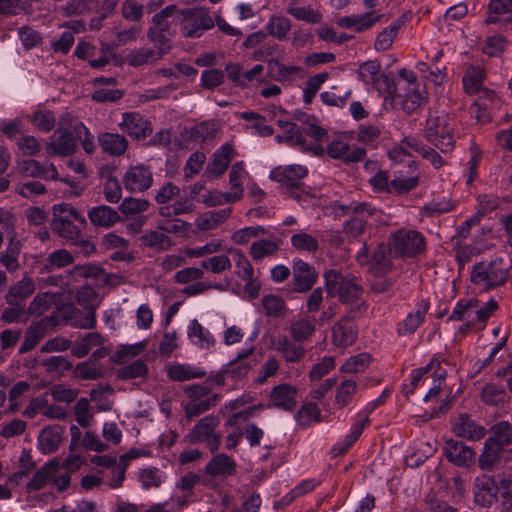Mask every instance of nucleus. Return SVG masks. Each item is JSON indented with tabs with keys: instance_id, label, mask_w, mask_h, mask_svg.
Instances as JSON below:
<instances>
[{
	"instance_id": "obj_9",
	"label": "nucleus",
	"mask_w": 512,
	"mask_h": 512,
	"mask_svg": "<svg viewBox=\"0 0 512 512\" xmlns=\"http://www.w3.org/2000/svg\"><path fill=\"white\" fill-rule=\"evenodd\" d=\"M119 127L137 141L146 139L153 131L151 122L137 112L123 113Z\"/></svg>"
},
{
	"instance_id": "obj_41",
	"label": "nucleus",
	"mask_w": 512,
	"mask_h": 512,
	"mask_svg": "<svg viewBox=\"0 0 512 512\" xmlns=\"http://www.w3.org/2000/svg\"><path fill=\"white\" fill-rule=\"evenodd\" d=\"M168 377L173 381H187L194 378H201L205 376V372L199 369H194L189 365L175 364L169 367L167 371Z\"/></svg>"
},
{
	"instance_id": "obj_51",
	"label": "nucleus",
	"mask_w": 512,
	"mask_h": 512,
	"mask_svg": "<svg viewBox=\"0 0 512 512\" xmlns=\"http://www.w3.org/2000/svg\"><path fill=\"white\" fill-rule=\"evenodd\" d=\"M147 37L156 48L155 52L162 58L165 54L169 53L172 49V37L170 33H160L153 30H148Z\"/></svg>"
},
{
	"instance_id": "obj_14",
	"label": "nucleus",
	"mask_w": 512,
	"mask_h": 512,
	"mask_svg": "<svg viewBox=\"0 0 512 512\" xmlns=\"http://www.w3.org/2000/svg\"><path fill=\"white\" fill-rule=\"evenodd\" d=\"M326 152L333 159H340L345 164L361 162L366 156V149L350 146L342 140H333L327 145Z\"/></svg>"
},
{
	"instance_id": "obj_37",
	"label": "nucleus",
	"mask_w": 512,
	"mask_h": 512,
	"mask_svg": "<svg viewBox=\"0 0 512 512\" xmlns=\"http://www.w3.org/2000/svg\"><path fill=\"white\" fill-rule=\"evenodd\" d=\"M141 244L155 251H166L172 246L171 239L163 232L151 230L139 238Z\"/></svg>"
},
{
	"instance_id": "obj_17",
	"label": "nucleus",
	"mask_w": 512,
	"mask_h": 512,
	"mask_svg": "<svg viewBox=\"0 0 512 512\" xmlns=\"http://www.w3.org/2000/svg\"><path fill=\"white\" fill-rule=\"evenodd\" d=\"M179 9L175 5H170L156 13L152 18V26L149 30L160 33H170L174 36L175 26L180 22Z\"/></svg>"
},
{
	"instance_id": "obj_28",
	"label": "nucleus",
	"mask_w": 512,
	"mask_h": 512,
	"mask_svg": "<svg viewBox=\"0 0 512 512\" xmlns=\"http://www.w3.org/2000/svg\"><path fill=\"white\" fill-rule=\"evenodd\" d=\"M88 217L94 226L105 228L113 226L120 220L118 212L107 205L91 208L88 211Z\"/></svg>"
},
{
	"instance_id": "obj_53",
	"label": "nucleus",
	"mask_w": 512,
	"mask_h": 512,
	"mask_svg": "<svg viewBox=\"0 0 512 512\" xmlns=\"http://www.w3.org/2000/svg\"><path fill=\"white\" fill-rule=\"evenodd\" d=\"M492 436L489 438L505 448L512 443V424L500 421L491 427Z\"/></svg>"
},
{
	"instance_id": "obj_62",
	"label": "nucleus",
	"mask_w": 512,
	"mask_h": 512,
	"mask_svg": "<svg viewBox=\"0 0 512 512\" xmlns=\"http://www.w3.org/2000/svg\"><path fill=\"white\" fill-rule=\"evenodd\" d=\"M262 305L266 315L273 317L281 316L286 308L284 300L273 294L265 295L262 298Z\"/></svg>"
},
{
	"instance_id": "obj_13",
	"label": "nucleus",
	"mask_w": 512,
	"mask_h": 512,
	"mask_svg": "<svg viewBox=\"0 0 512 512\" xmlns=\"http://www.w3.org/2000/svg\"><path fill=\"white\" fill-rule=\"evenodd\" d=\"M292 272L295 292H308L317 282L318 272L316 269L301 259L294 260Z\"/></svg>"
},
{
	"instance_id": "obj_56",
	"label": "nucleus",
	"mask_w": 512,
	"mask_h": 512,
	"mask_svg": "<svg viewBox=\"0 0 512 512\" xmlns=\"http://www.w3.org/2000/svg\"><path fill=\"white\" fill-rule=\"evenodd\" d=\"M218 127L214 122H202L195 125L190 131V138L195 142H205L216 136Z\"/></svg>"
},
{
	"instance_id": "obj_46",
	"label": "nucleus",
	"mask_w": 512,
	"mask_h": 512,
	"mask_svg": "<svg viewBox=\"0 0 512 512\" xmlns=\"http://www.w3.org/2000/svg\"><path fill=\"white\" fill-rule=\"evenodd\" d=\"M45 371L53 376L59 377L70 371L73 367L72 363L63 356H52L42 361Z\"/></svg>"
},
{
	"instance_id": "obj_8",
	"label": "nucleus",
	"mask_w": 512,
	"mask_h": 512,
	"mask_svg": "<svg viewBox=\"0 0 512 512\" xmlns=\"http://www.w3.org/2000/svg\"><path fill=\"white\" fill-rule=\"evenodd\" d=\"M345 210L347 215H353V217L345 222L343 230L347 235L354 238L364 232L366 219L375 213V208L365 202H352L345 208Z\"/></svg>"
},
{
	"instance_id": "obj_32",
	"label": "nucleus",
	"mask_w": 512,
	"mask_h": 512,
	"mask_svg": "<svg viewBox=\"0 0 512 512\" xmlns=\"http://www.w3.org/2000/svg\"><path fill=\"white\" fill-rule=\"evenodd\" d=\"M505 452V448L488 438L478 459L479 467L483 470H492Z\"/></svg>"
},
{
	"instance_id": "obj_30",
	"label": "nucleus",
	"mask_w": 512,
	"mask_h": 512,
	"mask_svg": "<svg viewBox=\"0 0 512 512\" xmlns=\"http://www.w3.org/2000/svg\"><path fill=\"white\" fill-rule=\"evenodd\" d=\"M64 217L66 216L60 215L57 218H53L50 224L51 230L71 244L77 243V240L81 238V231L70 219Z\"/></svg>"
},
{
	"instance_id": "obj_27",
	"label": "nucleus",
	"mask_w": 512,
	"mask_h": 512,
	"mask_svg": "<svg viewBox=\"0 0 512 512\" xmlns=\"http://www.w3.org/2000/svg\"><path fill=\"white\" fill-rule=\"evenodd\" d=\"M98 142L102 150L111 156H121L128 148L126 137L117 133H102L98 137Z\"/></svg>"
},
{
	"instance_id": "obj_4",
	"label": "nucleus",
	"mask_w": 512,
	"mask_h": 512,
	"mask_svg": "<svg viewBox=\"0 0 512 512\" xmlns=\"http://www.w3.org/2000/svg\"><path fill=\"white\" fill-rule=\"evenodd\" d=\"M180 24L184 37L197 38L200 37L204 31L211 29L214 26V21L211 18L208 9L205 8H187L180 10Z\"/></svg>"
},
{
	"instance_id": "obj_52",
	"label": "nucleus",
	"mask_w": 512,
	"mask_h": 512,
	"mask_svg": "<svg viewBox=\"0 0 512 512\" xmlns=\"http://www.w3.org/2000/svg\"><path fill=\"white\" fill-rule=\"evenodd\" d=\"M8 307L4 308L0 320L5 324H13L19 322H26L28 319V313L26 305L20 304H7Z\"/></svg>"
},
{
	"instance_id": "obj_23",
	"label": "nucleus",
	"mask_w": 512,
	"mask_h": 512,
	"mask_svg": "<svg viewBox=\"0 0 512 512\" xmlns=\"http://www.w3.org/2000/svg\"><path fill=\"white\" fill-rule=\"evenodd\" d=\"M297 390L289 384L275 386L270 393V402L273 407L291 411L296 406Z\"/></svg>"
},
{
	"instance_id": "obj_2",
	"label": "nucleus",
	"mask_w": 512,
	"mask_h": 512,
	"mask_svg": "<svg viewBox=\"0 0 512 512\" xmlns=\"http://www.w3.org/2000/svg\"><path fill=\"white\" fill-rule=\"evenodd\" d=\"M328 295L338 297L341 302H353L360 298L361 286L352 278H347L337 270H328L324 274Z\"/></svg>"
},
{
	"instance_id": "obj_29",
	"label": "nucleus",
	"mask_w": 512,
	"mask_h": 512,
	"mask_svg": "<svg viewBox=\"0 0 512 512\" xmlns=\"http://www.w3.org/2000/svg\"><path fill=\"white\" fill-rule=\"evenodd\" d=\"M60 470V461L56 458L49 460L40 469H38L32 479L27 484L30 490H40L45 487L55 473Z\"/></svg>"
},
{
	"instance_id": "obj_42",
	"label": "nucleus",
	"mask_w": 512,
	"mask_h": 512,
	"mask_svg": "<svg viewBox=\"0 0 512 512\" xmlns=\"http://www.w3.org/2000/svg\"><path fill=\"white\" fill-rule=\"evenodd\" d=\"M161 59L154 49L149 47H141L139 49H135L131 51L127 57L126 61L130 66L139 67L145 64L153 63L157 60Z\"/></svg>"
},
{
	"instance_id": "obj_20",
	"label": "nucleus",
	"mask_w": 512,
	"mask_h": 512,
	"mask_svg": "<svg viewBox=\"0 0 512 512\" xmlns=\"http://www.w3.org/2000/svg\"><path fill=\"white\" fill-rule=\"evenodd\" d=\"M34 280L26 274L23 278L13 284L4 296L7 304L26 305V300L35 292Z\"/></svg>"
},
{
	"instance_id": "obj_43",
	"label": "nucleus",
	"mask_w": 512,
	"mask_h": 512,
	"mask_svg": "<svg viewBox=\"0 0 512 512\" xmlns=\"http://www.w3.org/2000/svg\"><path fill=\"white\" fill-rule=\"evenodd\" d=\"M55 301V295L50 292L38 293L29 306L26 307L28 316H41L49 310L52 303Z\"/></svg>"
},
{
	"instance_id": "obj_1",
	"label": "nucleus",
	"mask_w": 512,
	"mask_h": 512,
	"mask_svg": "<svg viewBox=\"0 0 512 512\" xmlns=\"http://www.w3.org/2000/svg\"><path fill=\"white\" fill-rule=\"evenodd\" d=\"M449 116L443 112L430 111L424 128L425 138L442 153H448L454 148Z\"/></svg>"
},
{
	"instance_id": "obj_33",
	"label": "nucleus",
	"mask_w": 512,
	"mask_h": 512,
	"mask_svg": "<svg viewBox=\"0 0 512 512\" xmlns=\"http://www.w3.org/2000/svg\"><path fill=\"white\" fill-rule=\"evenodd\" d=\"M74 262L72 254L65 250L59 249L49 254L41 262V273H51L56 269L64 268Z\"/></svg>"
},
{
	"instance_id": "obj_35",
	"label": "nucleus",
	"mask_w": 512,
	"mask_h": 512,
	"mask_svg": "<svg viewBox=\"0 0 512 512\" xmlns=\"http://www.w3.org/2000/svg\"><path fill=\"white\" fill-rule=\"evenodd\" d=\"M230 214L231 208H226L219 211H209L199 216L196 219L195 225L199 230L202 231L212 230L225 222L230 217Z\"/></svg>"
},
{
	"instance_id": "obj_39",
	"label": "nucleus",
	"mask_w": 512,
	"mask_h": 512,
	"mask_svg": "<svg viewBox=\"0 0 512 512\" xmlns=\"http://www.w3.org/2000/svg\"><path fill=\"white\" fill-rule=\"evenodd\" d=\"M21 244L15 240V236L9 239L5 252L0 257V263L9 271L15 272L19 268L18 256Z\"/></svg>"
},
{
	"instance_id": "obj_25",
	"label": "nucleus",
	"mask_w": 512,
	"mask_h": 512,
	"mask_svg": "<svg viewBox=\"0 0 512 512\" xmlns=\"http://www.w3.org/2000/svg\"><path fill=\"white\" fill-rule=\"evenodd\" d=\"M423 96L416 89H412L406 94L395 92L394 95L390 97V102L388 104L391 105L393 109L403 110L407 114H411L416 111L423 103Z\"/></svg>"
},
{
	"instance_id": "obj_19",
	"label": "nucleus",
	"mask_w": 512,
	"mask_h": 512,
	"mask_svg": "<svg viewBox=\"0 0 512 512\" xmlns=\"http://www.w3.org/2000/svg\"><path fill=\"white\" fill-rule=\"evenodd\" d=\"M357 337V327L349 317L340 319L332 328V341L335 346L345 348L352 345Z\"/></svg>"
},
{
	"instance_id": "obj_40",
	"label": "nucleus",
	"mask_w": 512,
	"mask_h": 512,
	"mask_svg": "<svg viewBox=\"0 0 512 512\" xmlns=\"http://www.w3.org/2000/svg\"><path fill=\"white\" fill-rule=\"evenodd\" d=\"M484 72L477 66H470L466 69L462 82L464 89L469 94L478 92L483 86Z\"/></svg>"
},
{
	"instance_id": "obj_36",
	"label": "nucleus",
	"mask_w": 512,
	"mask_h": 512,
	"mask_svg": "<svg viewBox=\"0 0 512 512\" xmlns=\"http://www.w3.org/2000/svg\"><path fill=\"white\" fill-rule=\"evenodd\" d=\"M234 149L232 145L225 144L219 151L214 153L212 161L208 165L209 171L216 177L222 175L228 168Z\"/></svg>"
},
{
	"instance_id": "obj_21",
	"label": "nucleus",
	"mask_w": 512,
	"mask_h": 512,
	"mask_svg": "<svg viewBox=\"0 0 512 512\" xmlns=\"http://www.w3.org/2000/svg\"><path fill=\"white\" fill-rule=\"evenodd\" d=\"M236 472V462L224 453L213 456L205 466V473L211 477L227 478L235 475Z\"/></svg>"
},
{
	"instance_id": "obj_18",
	"label": "nucleus",
	"mask_w": 512,
	"mask_h": 512,
	"mask_svg": "<svg viewBox=\"0 0 512 512\" xmlns=\"http://www.w3.org/2000/svg\"><path fill=\"white\" fill-rule=\"evenodd\" d=\"M18 171L19 173L32 178H40L44 180L58 179V171L54 164L49 163L48 165H43L34 159L23 160L20 162L18 164Z\"/></svg>"
},
{
	"instance_id": "obj_49",
	"label": "nucleus",
	"mask_w": 512,
	"mask_h": 512,
	"mask_svg": "<svg viewBox=\"0 0 512 512\" xmlns=\"http://www.w3.org/2000/svg\"><path fill=\"white\" fill-rule=\"evenodd\" d=\"M287 13L295 19L305 21L307 23L316 24L322 19V15L314 10L311 6H297L291 3L287 8Z\"/></svg>"
},
{
	"instance_id": "obj_38",
	"label": "nucleus",
	"mask_w": 512,
	"mask_h": 512,
	"mask_svg": "<svg viewBox=\"0 0 512 512\" xmlns=\"http://www.w3.org/2000/svg\"><path fill=\"white\" fill-rule=\"evenodd\" d=\"M220 399L219 394H213L204 397L203 399H193L189 400L185 405V413L188 418L196 417L206 411H208L211 407L215 406Z\"/></svg>"
},
{
	"instance_id": "obj_10",
	"label": "nucleus",
	"mask_w": 512,
	"mask_h": 512,
	"mask_svg": "<svg viewBox=\"0 0 512 512\" xmlns=\"http://www.w3.org/2000/svg\"><path fill=\"white\" fill-rule=\"evenodd\" d=\"M308 174V169L302 165L278 166L270 172V178L283 184L286 189L298 190L303 186L301 179Z\"/></svg>"
},
{
	"instance_id": "obj_48",
	"label": "nucleus",
	"mask_w": 512,
	"mask_h": 512,
	"mask_svg": "<svg viewBox=\"0 0 512 512\" xmlns=\"http://www.w3.org/2000/svg\"><path fill=\"white\" fill-rule=\"evenodd\" d=\"M427 308L428 307L425 306L423 310H418L416 313H409L398 325V334L401 336L413 334L423 323Z\"/></svg>"
},
{
	"instance_id": "obj_34",
	"label": "nucleus",
	"mask_w": 512,
	"mask_h": 512,
	"mask_svg": "<svg viewBox=\"0 0 512 512\" xmlns=\"http://www.w3.org/2000/svg\"><path fill=\"white\" fill-rule=\"evenodd\" d=\"M316 330V320L307 316L300 317L290 325V335L297 341L308 340Z\"/></svg>"
},
{
	"instance_id": "obj_15",
	"label": "nucleus",
	"mask_w": 512,
	"mask_h": 512,
	"mask_svg": "<svg viewBox=\"0 0 512 512\" xmlns=\"http://www.w3.org/2000/svg\"><path fill=\"white\" fill-rule=\"evenodd\" d=\"M452 431L456 436L472 441L480 440L486 434L485 428L477 424L468 414H460L452 420Z\"/></svg>"
},
{
	"instance_id": "obj_58",
	"label": "nucleus",
	"mask_w": 512,
	"mask_h": 512,
	"mask_svg": "<svg viewBox=\"0 0 512 512\" xmlns=\"http://www.w3.org/2000/svg\"><path fill=\"white\" fill-rule=\"evenodd\" d=\"M266 233L267 230L262 226L245 227L235 231L232 234L231 239L236 244L244 245L247 244L251 238H259L264 236Z\"/></svg>"
},
{
	"instance_id": "obj_59",
	"label": "nucleus",
	"mask_w": 512,
	"mask_h": 512,
	"mask_svg": "<svg viewBox=\"0 0 512 512\" xmlns=\"http://www.w3.org/2000/svg\"><path fill=\"white\" fill-rule=\"evenodd\" d=\"M371 362V356L368 353H360L350 357L341 367L344 373H359L365 370Z\"/></svg>"
},
{
	"instance_id": "obj_26",
	"label": "nucleus",
	"mask_w": 512,
	"mask_h": 512,
	"mask_svg": "<svg viewBox=\"0 0 512 512\" xmlns=\"http://www.w3.org/2000/svg\"><path fill=\"white\" fill-rule=\"evenodd\" d=\"M286 336L279 337L275 342L278 351L287 363H299L305 356V348Z\"/></svg>"
},
{
	"instance_id": "obj_47",
	"label": "nucleus",
	"mask_w": 512,
	"mask_h": 512,
	"mask_svg": "<svg viewBox=\"0 0 512 512\" xmlns=\"http://www.w3.org/2000/svg\"><path fill=\"white\" fill-rule=\"evenodd\" d=\"M279 249L278 243L272 240L255 241L250 246V255L253 260L259 261L265 257L274 255Z\"/></svg>"
},
{
	"instance_id": "obj_60",
	"label": "nucleus",
	"mask_w": 512,
	"mask_h": 512,
	"mask_svg": "<svg viewBox=\"0 0 512 512\" xmlns=\"http://www.w3.org/2000/svg\"><path fill=\"white\" fill-rule=\"evenodd\" d=\"M231 266V260L227 255H216L201 262L202 270H209L216 274L222 273L225 270H229Z\"/></svg>"
},
{
	"instance_id": "obj_24",
	"label": "nucleus",
	"mask_w": 512,
	"mask_h": 512,
	"mask_svg": "<svg viewBox=\"0 0 512 512\" xmlns=\"http://www.w3.org/2000/svg\"><path fill=\"white\" fill-rule=\"evenodd\" d=\"M64 428L60 425L44 427L38 436V447L44 454H51L58 450Z\"/></svg>"
},
{
	"instance_id": "obj_44",
	"label": "nucleus",
	"mask_w": 512,
	"mask_h": 512,
	"mask_svg": "<svg viewBox=\"0 0 512 512\" xmlns=\"http://www.w3.org/2000/svg\"><path fill=\"white\" fill-rule=\"evenodd\" d=\"M379 17L372 18L371 13H367L363 16H346L341 17L337 20V24L344 28L355 27L357 31H364L372 27Z\"/></svg>"
},
{
	"instance_id": "obj_22",
	"label": "nucleus",
	"mask_w": 512,
	"mask_h": 512,
	"mask_svg": "<svg viewBox=\"0 0 512 512\" xmlns=\"http://www.w3.org/2000/svg\"><path fill=\"white\" fill-rule=\"evenodd\" d=\"M444 452L448 460L457 466H469L475 456L470 447L453 439L446 440Z\"/></svg>"
},
{
	"instance_id": "obj_5",
	"label": "nucleus",
	"mask_w": 512,
	"mask_h": 512,
	"mask_svg": "<svg viewBox=\"0 0 512 512\" xmlns=\"http://www.w3.org/2000/svg\"><path fill=\"white\" fill-rule=\"evenodd\" d=\"M390 247L399 257H413L424 251L425 240L417 231L401 229L392 235Z\"/></svg>"
},
{
	"instance_id": "obj_50",
	"label": "nucleus",
	"mask_w": 512,
	"mask_h": 512,
	"mask_svg": "<svg viewBox=\"0 0 512 512\" xmlns=\"http://www.w3.org/2000/svg\"><path fill=\"white\" fill-rule=\"evenodd\" d=\"M229 252L237 268L236 274L242 280H251V277L254 276V269L245 254L239 249H230Z\"/></svg>"
},
{
	"instance_id": "obj_57",
	"label": "nucleus",
	"mask_w": 512,
	"mask_h": 512,
	"mask_svg": "<svg viewBox=\"0 0 512 512\" xmlns=\"http://www.w3.org/2000/svg\"><path fill=\"white\" fill-rule=\"evenodd\" d=\"M188 336L191 339L196 338V343L201 347L209 348L214 344V339L209 331L205 330L196 319L192 320L190 323Z\"/></svg>"
},
{
	"instance_id": "obj_61",
	"label": "nucleus",
	"mask_w": 512,
	"mask_h": 512,
	"mask_svg": "<svg viewBox=\"0 0 512 512\" xmlns=\"http://www.w3.org/2000/svg\"><path fill=\"white\" fill-rule=\"evenodd\" d=\"M291 243L294 248L301 251L315 252L319 248L316 238L305 232L294 234L291 237Z\"/></svg>"
},
{
	"instance_id": "obj_7",
	"label": "nucleus",
	"mask_w": 512,
	"mask_h": 512,
	"mask_svg": "<svg viewBox=\"0 0 512 512\" xmlns=\"http://www.w3.org/2000/svg\"><path fill=\"white\" fill-rule=\"evenodd\" d=\"M122 182L127 191L131 193H142L152 187L153 173L147 165H133L124 173Z\"/></svg>"
},
{
	"instance_id": "obj_45",
	"label": "nucleus",
	"mask_w": 512,
	"mask_h": 512,
	"mask_svg": "<svg viewBox=\"0 0 512 512\" xmlns=\"http://www.w3.org/2000/svg\"><path fill=\"white\" fill-rule=\"evenodd\" d=\"M74 374L82 380H96L103 377L104 371L101 365H97L92 359H88L76 365Z\"/></svg>"
},
{
	"instance_id": "obj_31",
	"label": "nucleus",
	"mask_w": 512,
	"mask_h": 512,
	"mask_svg": "<svg viewBox=\"0 0 512 512\" xmlns=\"http://www.w3.org/2000/svg\"><path fill=\"white\" fill-rule=\"evenodd\" d=\"M393 252L391 247L379 245L374 251L372 259L369 262L370 274L386 275L392 270L390 254Z\"/></svg>"
},
{
	"instance_id": "obj_63",
	"label": "nucleus",
	"mask_w": 512,
	"mask_h": 512,
	"mask_svg": "<svg viewBox=\"0 0 512 512\" xmlns=\"http://www.w3.org/2000/svg\"><path fill=\"white\" fill-rule=\"evenodd\" d=\"M268 69L270 76L277 81L289 79L298 72L297 67L283 65L278 60H270L268 62Z\"/></svg>"
},
{
	"instance_id": "obj_12",
	"label": "nucleus",
	"mask_w": 512,
	"mask_h": 512,
	"mask_svg": "<svg viewBox=\"0 0 512 512\" xmlns=\"http://www.w3.org/2000/svg\"><path fill=\"white\" fill-rule=\"evenodd\" d=\"M498 500V484L489 475L483 474L475 480L474 502L481 507H491Z\"/></svg>"
},
{
	"instance_id": "obj_6",
	"label": "nucleus",
	"mask_w": 512,
	"mask_h": 512,
	"mask_svg": "<svg viewBox=\"0 0 512 512\" xmlns=\"http://www.w3.org/2000/svg\"><path fill=\"white\" fill-rule=\"evenodd\" d=\"M218 424V417L206 416L202 418L187 435L189 442L192 444L206 442L209 450L215 453L221 444V434L215 433Z\"/></svg>"
},
{
	"instance_id": "obj_3",
	"label": "nucleus",
	"mask_w": 512,
	"mask_h": 512,
	"mask_svg": "<svg viewBox=\"0 0 512 512\" xmlns=\"http://www.w3.org/2000/svg\"><path fill=\"white\" fill-rule=\"evenodd\" d=\"M502 259L497 258L490 263H477L471 272V281L490 290L505 283L508 271L502 267Z\"/></svg>"
},
{
	"instance_id": "obj_16",
	"label": "nucleus",
	"mask_w": 512,
	"mask_h": 512,
	"mask_svg": "<svg viewBox=\"0 0 512 512\" xmlns=\"http://www.w3.org/2000/svg\"><path fill=\"white\" fill-rule=\"evenodd\" d=\"M488 10L485 24H499L506 28L512 23V0H490Z\"/></svg>"
},
{
	"instance_id": "obj_11",
	"label": "nucleus",
	"mask_w": 512,
	"mask_h": 512,
	"mask_svg": "<svg viewBox=\"0 0 512 512\" xmlns=\"http://www.w3.org/2000/svg\"><path fill=\"white\" fill-rule=\"evenodd\" d=\"M76 147L77 141L73 133L68 129L58 128L50 137L46 151L50 156L59 155L67 157L75 153Z\"/></svg>"
},
{
	"instance_id": "obj_54",
	"label": "nucleus",
	"mask_w": 512,
	"mask_h": 512,
	"mask_svg": "<svg viewBox=\"0 0 512 512\" xmlns=\"http://www.w3.org/2000/svg\"><path fill=\"white\" fill-rule=\"evenodd\" d=\"M148 373V366L143 360H135L117 370V377L122 380L145 377Z\"/></svg>"
},
{
	"instance_id": "obj_64",
	"label": "nucleus",
	"mask_w": 512,
	"mask_h": 512,
	"mask_svg": "<svg viewBox=\"0 0 512 512\" xmlns=\"http://www.w3.org/2000/svg\"><path fill=\"white\" fill-rule=\"evenodd\" d=\"M356 391V382L352 380L343 381L337 388L335 404L341 409L348 405L352 395Z\"/></svg>"
},
{
	"instance_id": "obj_55",
	"label": "nucleus",
	"mask_w": 512,
	"mask_h": 512,
	"mask_svg": "<svg viewBox=\"0 0 512 512\" xmlns=\"http://www.w3.org/2000/svg\"><path fill=\"white\" fill-rule=\"evenodd\" d=\"M266 28L271 36L284 40L291 30V21L283 16H272Z\"/></svg>"
}]
</instances>
